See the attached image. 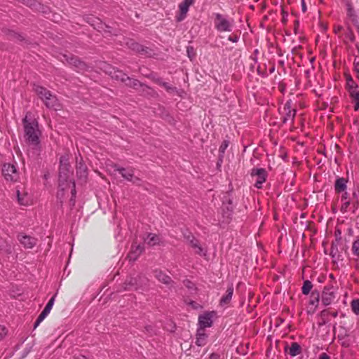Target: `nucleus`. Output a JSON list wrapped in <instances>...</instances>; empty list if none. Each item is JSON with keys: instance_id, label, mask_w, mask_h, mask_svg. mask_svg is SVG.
Wrapping results in <instances>:
<instances>
[{"instance_id": "obj_46", "label": "nucleus", "mask_w": 359, "mask_h": 359, "mask_svg": "<svg viewBox=\"0 0 359 359\" xmlns=\"http://www.w3.org/2000/svg\"><path fill=\"white\" fill-rule=\"evenodd\" d=\"M341 29V27H339L337 29H335V32H337V31L340 30Z\"/></svg>"}, {"instance_id": "obj_40", "label": "nucleus", "mask_w": 359, "mask_h": 359, "mask_svg": "<svg viewBox=\"0 0 359 359\" xmlns=\"http://www.w3.org/2000/svg\"><path fill=\"white\" fill-rule=\"evenodd\" d=\"M302 7L303 12L305 13L306 11V6L304 0H302Z\"/></svg>"}, {"instance_id": "obj_7", "label": "nucleus", "mask_w": 359, "mask_h": 359, "mask_svg": "<svg viewBox=\"0 0 359 359\" xmlns=\"http://www.w3.org/2000/svg\"><path fill=\"white\" fill-rule=\"evenodd\" d=\"M194 3V0H184L179 4V15L177 16L178 22H181L187 16L189 8Z\"/></svg>"}, {"instance_id": "obj_29", "label": "nucleus", "mask_w": 359, "mask_h": 359, "mask_svg": "<svg viewBox=\"0 0 359 359\" xmlns=\"http://www.w3.org/2000/svg\"><path fill=\"white\" fill-rule=\"evenodd\" d=\"M349 94L353 101H359V90L357 88L349 90Z\"/></svg>"}, {"instance_id": "obj_4", "label": "nucleus", "mask_w": 359, "mask_h": 359, "mask_svg": "<svg viewBox=\"0 0 359 359\" xmlns=\"http://www.w3.org/2000/svg\"><path fill=\"white\" fill-rule=\"evenodd\" d=\"M336 292L337 288L332 285H327L324 287L321 299L325 306H328L334 302L336 297Z\"/></svg>"}, {"instance_id": "obj_27", "label": "nucleus", "mask_w": 359, "mask_h": 359, "mask_svg": "<svg viewBox=\"0 0 359 359\" xmlns=\"http://www.w3.org/2000/svg\"><path fill=\"white\" fill-rule=\"evenodd\" d=\"M157 83L164 88L168 92L172 93L175 90V88L170 86L168 83L164 82L161 80H158Z\"/></svg>"}, {"instance_id": "obj_23", "label": "nucleus", "mask_w": 359, "mask_h": 359, "mask_svg": "<svg viewBox=\"0 0 359 359\" xmlns=\"http://www.w3.org/2000/svg\"><path fill=\"white\" fill-rule=\"evenodd\" d=\"M320 300V293L317 290H313L311 292L309 304L311 305L317 306Z\"/></svg>"}, {"instance_id": "obj_42", "label": "nucleus", "mask_w": 359, "mask_h": 359, "mask_svg": "<svg viewBox=\"0 0 359 359\" xmlns=\"http://www.w3.org/2000/svg\"><path fill=\"white\" fill-rule=\"evenodd\" d=\"M355 102V106L354 109L355 111L359 109V101H354Z\"/></svg>"}, {"instance_id": "obj_3", "label": "nucleus", "mask_w": 359, "mask_h": 359, "mask_svg": "<svg viewBox=\"0 0 359 359\" xmlns=\"http://www.w3.org/2000/svg\"><path fill=\"white\" fill-rule=\"evenodd\" d=\"M250 175L254 182V186L257 189H261L262 184L266 182L268 175L264 168H254L251 170Z\"/></svg>"}, {"instance_id": "obj_36", "label": "nucleus", "mask_w": 359, "mask_h": 359, "mask_svg": "<svg viewBox=\"0 0 359 359\" xmlns=\"http://www.w3.org/2000/svg\"><path fill=\"white\" fill-rule=\"evenodd\" d=\"M228 39L230 41H232L233 43L236 42L238 41V36L236 35H230L228 38Z\"/></svg>"}, {"instance_id": "obj_45", "label": "nucleus", "mask_w": 359, "mask_h": 359, "mask_svg": "<svg viewBox=\"0 0 359 359\" xmlns=\"http://www.w3.org/2000/svg\"><path fill=\"white\" fill-rule=\"evenodd\" d=\"M76 359H88V358L84 355H80V356H78Z\"/></svg>"}, {"instance_id": "obj_32", "label": "nucleus", "mask_w": 359, "mask_h": 359, "mask_svg": "<svg viewBox=\"0 0 359 359\" xmlns=\"http://www.w3.org/2000/svg\"><path fill=\"white\" fill-rule=\"evenodd\" d=\"M229 140H224L219 148V154H221L222 155H223L226 151V149H227V147H229Z\"/></svg>"}, {"instance_id": "obj_31", "label": "nucleus", "mask_w": 359, "mask_h": 359, "mask_svg": "<svg viewBox=\"0 0 359 359\" xmlns=\"http://www.w3.org/2000/svg\"><path fill=\"white\" fill-rule=\"evenodd\" d=\"M352 251L354 255L359 257V239L353 242L352 245Z\"/></svg>"}, {"instance_id": "obj_30", "label": "nucleus", "mask_w": 359, "mask_h": 359, "mask_svg": "<svg viewBox=\"0 0 359 359\" xmlns=\"http://www.w3.org/2000/svg\"><path fill=\"white\" fill-rule=\"evenodd\" d=\"M351 309L354 313H359V299L353 300L351 302Z\"/></svg>"}, {"instance_id": "obj_28", "label": "nucleus", "mask_w": 359, "mask_h": 359, "mask_svg": "<svg viewBox=\"0 0 359 359\" xmlns=\"http://www.w3.org/2000/svg\"><path fill=\"white\" fill-rule=\"evenodd\" d=\"M125 84L126 86H128L136 88H137L140 86V82L137 80L133 79H130L128 76V80H127V82L125 83Z\"/></svg>"}, {"instance_id": "obj_9", "label": "nucleus", "mask_w": 359, "mask_h": 359, "mask_svg": "<svg viewBox=\"0 0 359 359\" xmlns=\"http://www.w3.org/2000/svg\"><path fill=\"white\" fill-rule=\"evenodd\" d=\"M18 240L26 248H32L36 243V238L24 234H19Z\"/></svg>"}, {"instance_id": "obj_33", "label": "nucleus", "mask_w": 359, "mask_h": 359, "mask_svg": "<svg viewBox=\"0 0 359 359\" xmlns=\"http://www.w3.org/2000/svg\"><path fill=\"white\" fill-rule=\"evenodd\" d=\"M346 87L348 91L349 90L357 88L355 83L351 77H348L346 79Z\"/></svg>"}, {"instance_id": "obj_35", "label": "nucleus", "mask_w": 359, "mask_h": 359, "mask_svg": "<svg viewBox=\"0 0 359 359\" xmlns=\"http://www.w3.org/2000/svg\"><path fill=\"white\" fill-rule=\"evenodd\" d=\"M6 332L5 330V327L2 325H0V341L5 337Z\"/></svg>"}, {"instance_id": "obj_24", "label": "nucleus", "mask_w": 359, "mask_h": 359, "mask_svg": "<svg viewBox=\"0 0 359 359\" xmlns=\"http://www.w3.org/2000/svg\"><path fill=\"white\" fill-rule=\"evenodd\" d=\"M111 76H112V78H114L116 80H119L124 83L127 82V80H128V76L126 74L122 72L121 71H118V70L114 71V72Z\"/></svg>"}, {"instance_id": "obj_15", "label": "nucleus", "mask_w": 359, "mask_h": 359, "mask_svg": "<svg viewBox=\"0 0 359 359\" xmlns=\"http://www.w3.org/2000/svg\"><path fill=\"white\" fill-rule=\"evenodd\" d=\"M43 101L46 106L48 108H53L56 110L57 109V107H59L57 98L52 93H50V96H48Z\"/></svg>"}, {"instance_id": "obj_47", "label": "nucleus", "mask_w": 359, "mask_h": 359, "mask_svg": "<svg viewBox=\"0 0 359 359\" xmlns=\"http://www.w3.org/2000/svg\"><path fill=\"white\" fill-rule=\"evenodd\" d=\"M341 29V27H339L337 29H335V32H337V31L340 30Z\"/></svg>"}, {"instance_id": "obj_38", "label": "nucleus", "mask_w": 359, "mask_h": 359, "mask_svg": "<svg viewBox=\"0 0 359 359\" xmlns=\"http://www.w3.org/2000/svg\"><path fill=\"white\" fill-rule=\"evenodd\" d=\"M219 355L213 353L210 354L209 359H219Z\"/></svg>"}, {"instance_id": "obj_8", "label": "nucleus", "mask_w": 359, "mask_h": 359, "mask_svg": "<svg viewBox=\"0 0 359 359\" xmlns=\"http://www.w3.org/2000/svg\"><path fill=\"white\" fill-rule=\"evenodd\" d=\"M54 301H55L54 297H51L50 299L48 301V302L46 305L43 311L38 316V318L34 323V327H36L49 314V313L50 312V311L53 308V306L54 304Z\"/></svg>"}, {"instance_id": "obj_49", "label": "nucleus", "mask_w": 359, "mask_h": 359, "mask_svg": "<svg viewBox=\"0 0 359 359\" xmlns=\"http://www.w3.org/2000/svg\"><path fill=\"white\" fill-rule=\"evenodd\" d=\"M33 0H27V2L31 3Z\"/></svg>"}, {"instance_id": "obj_12", "label": "nucleus", "mask_w": 359, "mask_h": 359, "mask_svg": "<svg viewBox=\"0 0 359 359\" xmlns=\"http://www.w3.org/2000/svg\"><path fill=\"white\" fill-rule=\"evenodd\" d=\"M285 352L292 357H295L302 353V347L297 342H292L290 347H285Z\"/></svg>"}, {"instance_id": "obj_25", "label": "nucleus", "mask_w": 359, "mask_h": 359, "mask_svg": "<svg viewBox=\"0 0 359 359\" xmlns=\"http://www.w3.org/2000/svg\"><path fill=\"white\" fill-rule=\"evenodd\" d=\"M16 195L18 198V203L22 205H27L29 203L28 199L27 198V194L22 193L21 194L19 189L16 190Z\"/></svg>"}, {"instance_id": "obj_44", "label": "nucleus", "mask_w": 359, "mask_h": 359, "mask_svg": "<svg viewBox=\"0 0 359 359\" xmlns=\"http://www.w3.org/2000/svg\"><path fill=\"white\" fill-rule=\"evenodd\" d=\"M345 336H346V334H339L338 335V338H339V339H343Z\"/></svg>"}, {"instance_id": "obj_5", "label": "nucleus", "mask_w": 359, "mask_h": 359, "mask_svg": "<svg viewBox=\"0 0 359 359\" xmlns=\"http://www.w3.org/2000/svg\"><path fill=\"white\" fill-rule=\"evenodd\" d=\"M2 173L7 181H17L18 173L14 165L6 163L3 165Z\"/></svg>"}, {"instance_id": "obj_21", "label": "nucleus", "mask_w": 359, "mask_h": 359, "mask_svg": "<svg viewBox=\"0 0 359 359\" xmlns=\"http://www.w3.org/2000/svg\"><path fill=\"white\" fill-rule=\"evenodd\" d=\"M35 91L42 100L46 99L48 96H50L51 93L49 90H46V88L41 86H36L35 88Z\"/></svg>"}, {"instance_id": "obj_50", "label": "nucleus", "mask_w": 359, "mask_h": 359, "mask_svg": "<svg viewBox=\"0 0 359 359\" xmlns=\"http://www.w3.org/2000/svg\"><path fill=\"white\" fill-rule=\"evenodd\" d=\"M318 281L322 282L323 280H322V279L318 278Z\"/></svg>"}, {"instance_id": "obj_13", "label": "nucleus", "mask_w": 359, "mask_h": 359, "mask_svg": "<svg viewBox=\"0 0 359 359\" xmlns=\"http://www.w3.org/2000/svg\"><path fill=\"white\" fill-rule=\"evenodd\" d=\"M187 241L189 245L194 250L196 254L202 255L203 249L198 241L193 236H188Z\"/></svg>"}, {"instance_id": "obj_39", "label": "nucleus", "mask_w": 359, "mask_h": 359, "mask_svg": "<svg viewBox=\"0 0 359 359\" xmlns=\"http://www.w3.org/2000/svg\"><path fill=\"white\" fill-rule=\"evenodd\" d=\"M343 194L341 196V201H347V198H348V193L346 191H343Z\"/></svg>"}, {"instance_id": "obj_22", "label": "nucleus", "mask_w": 359, "mask_h": 359, "mask_svg": "<svg viewBox=\"0 0 359 359\" xmlns=\"http://www.w3.org/2000/svg\"><path fill=\"white\" fill-rule=\"evenodd\" d=\"M288 104L287 103L284 107V110L287 111L285 116L283 118V121L285 122L289 119L294 120L295 115H296V110L292 109L291 110L290 109V107L287 106Z\"/></svg>"}, {"instance_id": "obj_18", "label": "nucleus", "mask_w": 359, "mask_h": 359, "mask_svg": "<svg viewBox=\"0 0 359 359\" xmlns=\"http://www.w3.org/2000/svg\"><path fill=\"white\" fill-rule=\"evenodd\" d=\"M144 242L150 246H154L160 242V238L154 233H148L147 238H144Z\"/></svg>"}, {"instance_id": "obj_6", "label": "nucleus", "mask_w": 359, "mask_h": 359, "mask_svg": "<svg viewBox=\"0 0 359 359\" xmlns=\"http://www.w3.org/2000/svg\"><path fill=\"white\" fill-rule=\"evenodd\" d=\"M215 316V311L206 312L198 316L199 329L205 330L207 327H210L212 325V318Z\"/></svg>"}, {"instance_id": "obj_17", "label": "nucleus", "mask_w": 359, "mask_h": 359, "mask_svg": "<svg viewBox=\"0 0 359 359\" xmlns=\"http://www.w3.org/2000/svg\"><path fill=\"white\" fill-rule=\"evenodd\" d=\"M233 292V287L232 286H229L226 291V294L221 298L220 304L222 306L228 304L231 300Z\"/></svg>"}, {"instance_id": "obj_14", "label": "nucleus", "mask_w": 359, "mask_h": 359, "mask_svg": "<svg viewBox=\"0 0 359 359\" xmlns=\"http://www.w3.org/2000/svg\"><path fill=\"white\" fill-rule=\"evenodd\" d=\"M207 334L203 329L198 328L196 333V344L198 346H203L206 344Z\"/></svg>"}, {"instance_id": "obj_34", "label": "nucleus", "mask_w": 359, "mask_h": 359, "mask_svg": "<svg viewBox=\"0 0 359 359\" xmlns=\"http://www.w3.org/2000/svg\"><path fill=\"white\" fill-rule=\"evenodd\" d=\"M72 60H74V65L76 68H78V70H82L84 68L85 64L83 62L77 59L72 58Z\"/></svg>"}, {"instance_id": "obj_20", "label": "nucleus", "mask_w": 359, "mask_h": 359, "mask_svg": "<svg viewBox=\"0 0 359 359\" xmlns=\"http://www.w3.org/2000/svg\"><path fill=\"white\" fill-rule=\"evenodd\" d=\"M144 248L140 245L133 246L131 252L130 253V259L135 260L143 252Z\"/></svg>"}, {"instance_id": "obj_11", "label": "nucleus", "mask_w": 359, "mask_h": 359, "mask_svg": "<svg viewBox=\"0 0 359 359\" xmlns=\"http://www.w3.org/2000/svg\"><path fill=\"white\" fill-rule=\"evenodd\" d=\"M155 278L160 281L161 283L165 284L167 285H169L170 287H172V280H171L170 277L166 275L165 273H163L162 271L160 270H155L154 271Z\"/></svg>"}, {"instance_id": "obj_19", "label": "nucleus", "mask_w": 359, "mask_h": 359, "mask_svg": "<svg viewBox=\"0 0 359 359\" xmlns=\"http://www.w3.org/2000/svg\"><path fill=\"white\" fill-rule=\"evenodd\" d=\"M69 173L70 172L68 169V165L66 164L61 165L59 172L60 181H67L69 178Z\"/></svg>"}, {"instance_id": "obj_1", "label": "nucleus", "mask_w": 359, "mask_h": 359, "mask_svg": "<svg viewBox=\"0 0 359 359\" xmlns=\"http://www.w3.org/2000/svg\"><path fill=\"white\" fill-rule=\"evenodd\" d=\"M26 140L32 145H37L39 142V136L40 131L38 128V123L35 119L29 118V114H27L23 119Z\"/></svg>"}, {"instance_id": "obj_48", "label": "nucleus", "mask_w": 359, "mask_h": 359, "mask_svg": "<svg viewBox=\"0 0 359 359\" xmlns=\"http://www.w3.org/2000/svg\"><path fill=\"white\" fill-rule=\"evenodd\" d=\"M330 278H332V279H333V278H334V276H333V274H332V273H331V274H330Z\"/></svg>"}, {"instance_id": "obj_26", "label": "nucleus", "mask_w": 359, "mask_h": 359, "mask_svg": "<svg viewBox=\"0 0 359 359\" xmlns=\"http://www.w3.org/2000/svg\"><path fill=\"white\" fill-rule=\"evenodd\" d=\"M313 288V284L310 280H305L303 283V286L302 287V294L307 295L310 292H311V290Z\"/></svg>"}, {"instance_id": "obj_41", "label": "nucleus", "mask_w": 359, "mask_h": 359, "mask_svg": "<svg viewBox=\"0 0 359 359\" xmlns=\"http://www.w3.org/2000/svg\"><path fill=\"white\" fill-rule=\"evenodd\" d=\"M350 205V202L348 201H344L342 204V208H347Z\"/></svg>"}, {"instance_id": "obj_2", "label": "nucleus", "mask_w": 359, "mask_h": 359, "mask_svg": "<svg viewBox=\"0 0 359 359\" xmlns=\"http://www.w3.org/2000/svg\"><path fill=\"white\" fill-rule=\"evenodd\" d=\"M214 27L219 32H230L234 27V20L219 13H214Z\"/></svg>"}, {"instance_id": "obj_16", "label": "nucleus", "mask_w": 359, "mask_h": 359, "mask_svg": "<svg viewBox=\"0 0 359 359\" xmlns=\"http://www.w3.org/2000/svg\"><path fill=\"white\" fill-rule=\"evenodd\" d=\"M347 180L344 177H339L334 183V189L337 193L343 192L346 189Z\"/></svg>"}, {"instance_id": "obj_43", "label": "nucleus", "mask_w": 359, "mask_h": 359, "mask_svg": "<svg viewBox=\"0 0 359 359\" xmlns=\"http://www.w3.org/2000/svg\"><path fill=\"white\" fill-rule=\"evenodd\" d=\"M190 304L194 308V309H196L197 306H198V304L195 302H190Z\"/></svg>"}, {"instance_id": "obj_37", "label": "nucleus", "mask_w": 359, "mask_h": 359, "mask_svg": "<svg viewBox=\"0 0 359 359\" xmlns=\"http://www.w3.org/2000/svg\"><path fill=\"white\" fill-rule=\"evenodd\" d=\"M318 359H331L330 357L325 353H322L320 355Z\"/></svg>"}, {"instance_id": "obj_10", "label": "nucleus", "mask_w": 359, "mask_h": 359, "mask_svg": "<svg viewBox=\"0 0 359 359\" xmlns=\"http://www.w3.org/2000/svg\"><path fill=\"white\" fill-rule=\"evenodd\" d=\"M121 176L126 180L136 183L139 179L134 176V170L132 168H121L117 170Z\"/></svg>"}]
</instances>
